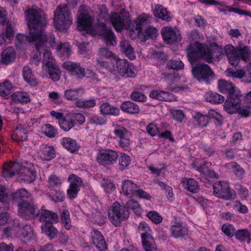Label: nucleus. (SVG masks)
<instances>
[{
	"label": "nucleus",
	"instance_id": "f257e3e1",
	"mask_svg": "<svg viewBox=\"0 0 251 251\" xmlns=\"http://www.w3.org/2000/svg\"><path fill=\"white\" fill-rule=\"evenodd\" d=\"M25 15L29 33L25 36L26 40L28 42H35V47L39 50L44 43L50 38V45L54 46L55 44L54 35L50 34L44 35L43 27L46 25V18L44 14L35 9H29L26 11Z\"/></svg>",
	"mask_w": 251,
	"mask_h": 251
},
{
	"label": "nucleus",
	"instance_id": "f03ea898",
	"mask_svg": "<svg viewBox=\"0 0 251 251\" xmlns=\"http://www.w3.org/2000/svg\"><path fill=\"white\" fill-rule=\"evenodd\" d=\"M235 88V85L231 82L223 79L218 81L219 91L228 95L224 103V108L229 114L235 113L241 102L242 94L239 91H236Z\"/></svg>",
	"mask_w": 251,
	"mask_h": 251
},
{
	"label": "nucleus",
	"instance_id": "7ed1b4c3",
	"mask_svg": "<svg viewBox=\"0 0 251 251\" xmlns=\"http://www.w3.org/2000/svg\"><path fill=\"white\" fill-rule=\"evenodd\" d=\"M225 52L229 63L234 67L237 66L241 60L247 62L250 60L251 51L247 46L237 48L228 44L225 47Z\"/></svg>",
	"mask_w": 251,
	"mask_h": 251
},
{
	"label": "nucleus",
	"instance_id": "20e7f679",
	"mask_svg": "<svg viewBox=\"0 0 251 251\" xmlns=\"http://www.w3.org/2000/svg\"><path fill=\"white\" fill-rule=\"evenodd\" d=\"M40 221L42 222V232L46 235L50 240L53 239L58 234V230L53 226L58 221L57 214L50 210L41 211Z\"/></svg>",
	"mask_w": 251,
	"mask_h": 251
},
{
	"label": "nucleus",
	"instance_id": "39448f33",
	"mask_svg": "<svg viewBox=\"0 0 251 251\" xmlns=\"http://www.w3.org/2000/svg\"><path fill=\"white\" fill-rule=\"evenodd\" d=\"M54 16L53 25L56 29L62 31L70 28L73 19L67 6H58L54 12Z\"/></svg>",
	"mask_w": 251,
	"mask_h": 251
},
{
	"label": "nucleus",
	"instance_id": "423d86ee",
	"mask_svg": "<svg viewBox=\"0 0 251 251\" xmlns=\"http://www.w3.org/2000/svg\"><path fill=\"white\" fill-rule=\"evenodd\" d=\"M129 216V212L123 204L114 201L109 207L108 217L110 222L115 226H120L122 223L127 220Z\"/></svg>",
	"mask_w": 251,
	"mask_h": 251
},
{
	"label": "nucleus",
	"instance_id": "0eeeda50",
	"mask_svg": "<svg viewBox=\"0 0 251 251\" xmlns=\"http://www.w3.org/2000/svg\"><path fill=\"white\" fill-rule=\"evenodd\" d=\"M191 65L192 74L198 80L209 83L215 77V75L208 65L205 63H192Z\"/></svg>",
	"mask_w": 251,
	"mask_h": 251
},
{
	"label": "nucleus",
	"instance_id": "6e6552de",
	"mask_svg": "<svg viewBox=\"0 0 251 251\" xmlns=\"http://www.w3.org/2000/svg\"><path fill=\"white\" fill-rule=\"evenodd\" d=\"M194 119L200 127H203L209 123H213L216 126H221L223 124V117L216 111L211 110L207 115L197 113L194 116Z\"/></svg>",
	"mask_w": 251,
	"mask_h": 251
},
{
	"label": "nucleus",
	"instance_id": "1a4fd4ad",
	"mask_svg": "<svg viewBox=\"0 0 251 251\" xmlns=\"http://www.w3.org/2000/svg\"><path fill=\"white\" fill-rule=\"evenodd\" d=\"M138 229L141 232L142 245L145 251H155L156 247L151 235L152 231L148 224L145 222H140Z\"/></svg>",
	"mask_w": 251,
	"mask_h": 251
},
{
	"label": "nucleus",
	"instance_id": "9d476101",
	"mask_svg": "<svg viewBox=\"0 0 251 251\" xmlns=\"http://www.w3.org/2000/svg\"><path fill=\"white\" fill-rule=\"evenodd\" d=\"M18 205L19 213L21 216L26 219L35 218L38 216H39L40 218L41 214V211L42 210H47L44 209V207L43 206L40 210H38L37 206L33 204L32 200L28 201H26L25 202H19Z\"/></svg>",
	"mask_w": 251,
	"mask_h": 251
},
{
	"label": "nucleus",
	"instance_id": "9b49d317",
	"mask_svg": "<svg viewBox=\"0 0 251 251\" xmlns=\"http://www.w3.org/2000/svg\"><path fill=\"white\" fill-rule=\"evenodd\" d=\"M213 194L215 196L224 200H229L235 196L234 190L231 189L226 181H217L213 185Z\"/></svg>",
	"mask_w": 251,
	"mask_h": 251
},
{
	"label": "nucleus",
	"instance_id": "f8f14e48",
	"mask_svg": "<svg viewBox=\"0 0 251 251\" xmlns=\"http://www.w3.org/2000/svg\"><path fill=\"white\" fill-rule=\"evenodd\" d=\"M68 181L70 184L67 190V197L69 200H74L77 197L83 181L80 177L72 174L69 176Z\"/></svg>",
	"mask_w": 251,
	"mask_h": 251
},
{
	"label": "nucleus",
	"instance_id": "ddd939ff",
	"mask_svg": "<svg viewBox=\"0 0 251 251\" xmlns=\"http://www.w3.org/2000/svg\"><path fill=\"white\" fill-rule=\"evenodd\" d=\"M206 48L200 42L196 41L187 48V56L191 64L197 62L200 56L203 55Z\"/></svg>",
	"mask_w": 251,
	"mask_h": 251
},
{
	"label": "nucleus",
	"instance_id": "4468645a",
	"mask_svg": "<svg viewBox=\"0 0 251 251\" xmlns=\"http://www.w3.org/2000/svg\"><path fill=\"white\" fill-rule=\"evenodd\" d=\"M111 25L117 32H121L125 27H128L130 24L129 17L115 12L110 16Z\"/></svg>",
	"mask_w": 251,
	"mask_h": 251
},
{
	"label": "nucleus",
	"instance_id": "2eb2a0df",
	"mask_svg": "<svg viewBox=\"0 0 251 251\" xmlns=\"http://www.w3.org/2000/svg\"><path fill=\"white\" fill-rule=\"evenodd\" d=\"M119 157L118 152L112 150L100 151L98 153L96 160L100 165H111L115 162Z\"/></svg>",
	"mask_w": 251,
	"mask_h": 251
},
{
	"label": "nucleus",
	"instance_id": "dca6fc26",
	"mask_svg": "<svg viewBox=\"0 0 251 251\" xmlns=\"http://www.w3.org/2000/svg\"><path fill=\"white\" fill-rule=\"evenodd\" d=\"M161 33L163 40L166 44L173 45L181 41V34L172 27H163L161 29Z\"/></svg>",
	"mask_w": 251,
	"mask_h": 251
},
{
	"label": "nucleus",
	"instance_id": "f3484780",
	"mask_svg": "<svg viewBox=\"0 0 251 251\" xmlns=\"http://www.w3.org/2000/svg\"><path fill=\"white\" fill-rule=\"evenodd\" d=\"M22 169L21 163L16 161L4 163L1 171L2 176L7 179L19 174Z\"/></svg>",
	"mask_w": 251,
	"mask_h": 251
},
{
	"label": "nucleus",
	"instance_id": "a211bd4d",
	"mask_svg": "<svg viewBox=\"0 0 251 251\" xmlns=\"http://www.w3.org/2000/svg\"><path fill=\"white\" fill-rule=\"evenodd\" d=\"M117 70L120 74L126 77H134L136 76L132 69V63L127 60L120 59L117 61Z\"/></svg>",
	"mask_w": 251,
	"mask_h": 251
},
{
	"label": "nucleus",
	"instance_id": "6ab92c4d",
	"mask_svg": "<svg viewBox=\"0 0 251 251\" xmlns=\"http://www.w3.org/2000/svg\"><path fill=\"white\" fill-rule=\"evenodd\" d=\"M71 75L84 77L85 76V69L79 63L72 61H65L63 65Z\"/></svg>",
	"mask_w": 251,
	"mask_h": 251
},
{
	"label": "nucleus",
	"instance_id": "aec40b11",
	"mask_svg": "<svg viewBox=\"0 0 251 251\" xmlns=\"http://www.w3.org/2000/svg\"><path fill=\"white\" fill-rule=\"evenodd\" d=\"M91 235L92 242L99 251H105L107 249V245L100 231L94 229Z\"/></svg>",
	"mask_w": 251,
	"mask_h": 251
},
{
	"label": "nucleus",
	"instance_id": "412c9836",
	"mask_svg": "<svg viewBox=\"0 0 251 251\" xmlns=\"http://www.w3.org/2000/svg\"><path fill=\"white\" fill-rule=\"evenodd\" d=\"M149 97L154 100L165 101H171L175 99V96L172 93L163 90L156 89L150 91Z\"/></svg>",
	"mask_w": 251,
	"mask_h": 251
},
{
	"label": "nucleus",
	"instance_id": "4be33fe9",
	"mask_svg": "<svg viewBox=\"0 0 251 251\" xmlns=\"http://www.w3.org/2000/svg\"><path fill=\"white\" fill-rule=\"evenodd\" d=\"M181 183L184 188L192 193H197L200 190L198 182L194 178L184 177L181 178Z\"/></svg>",
	"mask_w": 251,
	"mask_h": 251
},
{
	"label": "nucleus",
	"instance_id": "5701e85b",
	"mask_svg": "<svg viewBox=\"0 0 251 251\" xmlns=\"http://www.w3.org/2000/svg\"><path fill=\"white\" fill-rule=\"evenodd\" d=\"M172 235L175 238L184 237L187 234L188 230L182 226V222L176 219L171 227Z\"/></svg>",
	"mask_w": 251,
	"mask_h": 251
},
{
	"label": "nucleus",
	"instance_id": "b1692460",
	"mask_svg": "<svg viewBox=\"0 0 251 251\" xmlns=\"http://www.w3.org/2000/svg\"><path fill=\"white\" fill-rule=\"evenodd\" d=\"M63 147L71 153H75L78 151L79 149V145L75 140L68 137L62 138L60 141Z\"/></svg>",
	"mask_w": 251,
	"mask_h": 251
},
{
	"label": "nucleus",
	"instance_id": "393cba45",
	"mask_svg": "<svg viewBox=\"0 0 251 251\" xmlns=\"http://www.w3.org/2000/svg\"><path fill=\"white\" fill-rule=\"evenodd\" d=\"M56 155L55 149L51 146L45 145L43 146L40 149V156L42 160L50 161L55 158Z\"/></svg>",
	"mask_w": 251,
	"mask_h": 251
},
{
	"label": "nucleus",
	"instance_id": "a878e982",
	"mask_svg": "<svg viewBox=\"0 0 251 251\" xmlns=\"http://www.w3.org/2000/svg\"><path fill=\"white\" fill-rule=\"evenodd\" d=\"M21 180L27 183L33 182L36 176V171L35 167L31 165L29 167L22 168Z\"/></svg>",
	"mask_w": 251,
	"mask_h": 251
},
{
	"label": "nucleus",
	"instance_id": "bb28decb",
	"mask_svg": "<svg viewBox=\"0 0 251 251\" xmlns=\"http://www.w3.org/2000/svg\"><path fill=\"white\" fill-rule=\"evenodd\" d=\"M99 34L104 40L107 46H114L116 37L111 28L99 30Z\"/></svg>",
	"mask_w": 251,
	"mask_h": 251
},
{
	"label": "nucleus",
	"instance_id": "cd10ccee",
	"mask_svg": "<svg viewBox=\"0 0 251 251\" xmlns=\"http://www.w3.org/2000/svg\"><path fill=\"white\" fill-rule=\"evenodd\" d=\"M92 22L93 19L88 13L85 11L79 13L77 19V25L79 27L86 30L92 27Z\"/></svg>",
	"mask_w": 251,
	"mask_h": 251
},
{
	"label": "nucleus",
	"instance_id": "c85d7f7f",
	"mask_svg": "<svg viewBox=\"0 0 251 251\" xmlns=\"http://www.w3.org/2000/svg\"><path fill=\"white\" fill-rule=\"evenodd\" d=\"M100 112L102 116H117L120 114V110L117 106L112 105L107 102H103L100 105Z\"/></svg>",
	"mask_w": 251,
	"mask_h": 251
},
{
	"label": "nucleus",
	"instance_id": "c756f323",
	"mask_svg": "<svg viewBox=\"0 0 251 251\" xmlns=\"http://www.w3.org/2000/svg\"><path fill=\"white\" fill-rule=\"evenodd\" d=\"M27 131L25 128L18 126L11 133L12 139L15 142H24L27 139Z\"/></svg>",
	"mask_w": 251,
	"mask_h": 251
},
{
	"label": "nucleus",
	"instance_id": "7c9ffc66",
	"mask_svg": "<svg viewBox=\"0 0 251 251\" xmlns=\"http://www.w3.org/2000/svg\"><path fill=\"white\" fill-rule=\"evenodd\" d=\"M152 11L154 16L156 18L167 22H169L171 20L172 18L170 16V14L167 11V9L164 7L162 5H155Z\"/></svg>",
	"mask_w": 251,
	"mask_h": 251
},
{
	"label": "nucleus",
	"instance_id": "2f4dec72",
	"mask_svg": "<svg viewBox=\"0 0 251 251\" xmlns=\"http://www.w3.org/2000/svg\"><path fill=\"white\" fill-rule=\"evenodd\" d=\"M47 41L48 40L44 43L42 47H40L39 50H37L35 48L37 52H38L40 55H41L42 52L43 53V64L45 65L46 67L55 63L50 51L46 48L45 44L47 43Z\"/></svg>",
	"mask_w": 251,
	"mask_h": 251
},
{
	"label": "nucleus",
	"instance_id": "473e14b6",
	"mask_svg": "<svg viewBox=\"0 0 251 251\" xmlns=\"http://www.w3.org/2000/svg\"><path fill=\"white\" fill-rule=\"evenodd\" d=\"M16 52L12 47H8L2 51L1 55V63L8 65L15 61Z\"/></svg>",
	"mask_w": 251,
	"mask_h": 251
},
{
	"label": "nucleus",
	"instance_id": "72a5a7b5",
	"mask_svg": "<svg viewBox=\"0 0 251 251\" xmlns=\"http://www.w3.org/2000/svg\"><path fill=\"white\" fill-rule=\"evenodd\" d=\"M226 167L232 171L236 178L241 180L243 178L245 174L244 169L235 162H231L226 164Z\"/></svg>",
	"mask_w": 251,
	"mask_h": 251
},
{
	"label": "nucleus",
	"instance_id": "f704fd0d",
	"mask_svg": "<svg viewBox=\"0 0 251 251\" xmlns=\"http://www.w3.org/2000/svg\"><path fill=\"white\" fill-rule=\"evenodd\" d=\"M137 185L130 180H125L122 183V190L123 193L130 197L134 196Z\"/></svg>",
	"mask_w": 251,
	"mask_h": 251
},
{
	"label": "nucleus",
	"instance_id": "c9c22d12",
	"mask_svg": "<svg viewBox=\"0 0 251 251\" xmlns=\"http://www.w3.org/2000/svg\"><path fill=\"white\" fill-rule=\"evenodd\" d=\"M12 198L14 200L19 202H25L26 201H31L32 199L31 195L25 189H21L18 190L13 194Z\"/></svg>",
	"mask_w": 251,
	"mask_h": 251
},
{
	"label": "nucleus",
	"instance_id": "e433bc0d",
	"mask_svg": "<svg viewBox=\"0 0 251 251\" xmlns=\"http://www.w3.org/2000/svg\"><path fill=\"white\" fill-rule=\"evenodd\" d=\"M120 49L126 56L132 60L135 58L134 50L129 42L126 40H122L120 42Z\"/></svg>",
	"mask_w": 251,
	"mask_h": 251
},
{
	"label": "nucleus",
	"instance_id": "4c0bfd02",
	"mask_svg": "<svg viewBox=\"0 0 251 251\" xmlns=\"http://www.w3.org/2000/svg\"><path fill=\"white\" fill-rule=\"evenodd\" d=\"M15 34V28L14 25L10 21L6 23L4 29L0 34L2 39L5 41L6 40H12Z\"/></svg>",
	"mask_w": 251,
	"mask_h": 251
},
{
	"label": "nucleus",
	"instance_id": "58836bf2",
	"mask_svg": "<svg viewBox=\"0 0 251 251\" xmlns=\"http://www.w3.org/2000/svg\"><path fill=\"white\" fill-rule=\"evenodd\" d=\"M120 108L123 112L131 114H137L140 111L139 106L131 101L123 102L120 105Z\"/></svg>",
	"mask_w": 251,
	"mask_h": 251
},
{
	"label": "nucleus",
	"instance_id": "ea45409f",
	"mask_svg": "<svg viewBox=\"0 0 251 251\" xmlns=\"http://www.w3.org/2000/svg\"><path fill=\"white\" fill-rule=\"evenodd\" d=\"M151 17L149 14L143 13L139 15L134 21L135 28L140 33L142 31L143 26L150 22Z\"/></svg>",
	"mask_w": 251,
	"mask_h": 251
},
{
	"label": "nucleus",
	"instance_id": "a19ab883",
	"mask_svg": "<svg viewBox=\"0 0 251 251\" xmlns=\"http://www.w3.org/2000/svg\"><path fill=\"white\" fill-rule=\"evenodd\" d=\"M24 79L31 85L35 86L37 82L31 69L28 66H25L22 70Z\"/></svg>",
	"mask_w": 251,
	"mask_h": 251
},
{
	"label": "nucleus",
	"instance_id": "79ce46f5",
	"mask_svg": "<svg viewBox=\"0 0 251 251\" xmlns=\"http://www.w3.org/2000/svg\"><path fill=\"white\" fill-rule=\"evenodd\" d=\"M204 97L206 101L209 102L212 104L221 103L225 100L224 97L216 92L212 91L207 92Z\"/></svg>",
	"mask_w": 251,
	"mask_h": 251
},
{
	"label": "nucleus",
	"instance_id": "37998d69",
	"mask_svg": "<svg viewBox=\"0 0 251 251\" xmlns=\"http://www.w3.org/2000/svg\"><path fill=\"white\" fill-rule=\"evenodd\" d=\"M219 53V47L217 44H215L214 46L206 49L203 56L207 63H211L213 62V58L218 55Z\"/></svg>",
	"mask_w": 251,
	"mask_h": 251
},
{
	"label": "nucleus",
	"instance_id": "c03bdc74",
	"mask_svg": "<svg viewBox=\"0 0 251 251\" xmlns=\"http://www.w3.org/2000/svg\"><path fill=\"white\" fill-rule=\"evenodd\" d=\"M50 78L53 81H57L59 80L61 71L56 64L55 63L46 67Z\"/></svg>",
	"mask_w": 251,
	"mask_h": 251
},
{
	"label": "nucleus",
	"instance_id": "a18cd8bd",
	"mask_svg": "<svg viewBox=\"0 0 251 251\" xmlns=\"http://www.w3.org/2000/svg\"><path fill=\"white\" fill-rule=\"evenodd\" d=\"M126 208L129 212V210L133 211L134 213L138 216H141L142 209L138 202L134 200H128L126 204L124 205Z\"/></svg>",
	"mask_w": 251,
	"mask_h": 251
},
{
	"label": "nucleus",
	"instance_id": "49530a36",
	"mask_svg": "<svg viewBox=\"0 0 251 251\" xmlns=\"http://www.w3.org/2000/svg\"><path fill=\"white\" fill-rule=\"evenodd\" d=\"M83 91L82 88L67 89L65 90L64 95L67 100H77L82 96Z\"/></svg>",
	"mask_w": 251,
	"mask_h": 251
},
{
	"label": "nucleus",
	"instance_id": "de8ad7c7",
	"mask_svg": "<svg viewBox=\"0 0 251 251\" xmlns=\"http://www.w3.org/2000/svg\"><path fill=\"white\" fill-rule=\"evenodd\" d=\"M12 97L15 100L22 104H26L31 100L28 93L23 91L15 92Z\"/></svg>",
	"mask_w": 251,
	"mask_h": 251
},
{
	"label": "nucleus",
	"instance_id": "09e8293b",
	"mask_svg": "<svg viewBox=\"0 0 251 251\" xmlns=\"http://www.w3.org/2000/svg\"><path fill=\"white\" fill-rule=\"evenodd\" d=\"M236 238L241 241H247L248 243L251 242V231L247 229L238 230L235 233Z\"/></svg>",
	"mask_w": 251,
	"mask_h": 251
},
{
	"label": "nucleus",
	"instance_id": "8fccbe9b",
	"mask_svg": "<svg viewBox=\"0 0 251 251\" xmlns=\"http://www.w3.org/2000/svg\"><path fill=\"white\" fill-rule=\"evenodd\" d=\"M211 166V163L207 161H203L200 164L196 162L192 164L193 168L204 175L208 173V171L210 169Z\"/></svg>",
	"mask_w": 251,
	"mask_h": 251
},
{
	"label": "nucleus",
	"instance_id": "3c124183",
	"mask_svg": "<svg viewBox=\"0 0 251 251\" xmlns=\"http://www.w3.org/2000/svg\"><path fill=\"white\" fill-rule=\"evenodd\" d=\"M107 122L106 118L96 114H92L89 117L88 124L94 126H102Z\"/></svg>",
	"mask_w": 251,
	"mask_h": 251
},
{
	"label": "nucleus",
	"instance_id": "603ef678",
	"mask_svg": "<svg viewBox=\"0 0 251 251\" xmlns=\"http://www.w3.org/2000/svg\"><path fill=\"white\" fill-rule=\"evenodd\" d=\"M75 104L79 108H90L94 107L96 105V100L95 99L82 100L79 99L76 100Z\"/></svg>",
	"mask_w": 251,
	"mask_h": 251
},
{
	"label": "nucleus",
	"instance_id": "864d4df0",
	"mask_svg": "<svg viewBox=\"0 0 251 251\" xmlns=\"http://www.w3.org/2000/svg\"><path fill=\"white\" fill-rule=\"evenodd\" d=\"M166 66L169 69L179 71L183 70L184 64L180 59L169 60Z\"/></svg>",
	"mask_w": 251,
	"mask_h": 251
},
{
	"label": "nucleus",
	"instance_id": "5fc2aeb1",
	"mask_svg": "<svg viewBox=\"0 0 251 251\" xmlns=\"http://www.w3.org/2000/svg\"><path fill=\"white\" fill-rule=\"evenodd\" d=\"M102 187L107 194H112L116 189V186L113 181L104 178L101 182Z\"/></svg>",
	"mask_w": 251,
	"mask_h": 251
},
{
	"label": "nucleus",
	"instance_id": "6e6d98bb",
	"mask_svg": "<svg viewBox=\"0 0 251 251\" xmlns=\"http://www.w3.org/2000/svg\"><path fill=\"white\" fill-rule=\"evenodd\" d=\"M43 129L44 134L50 138H54L58 134L57 128L50 124L44 125Z\"/></svg>",
	"mask_w": 251,
	"mask_h": 251
},
{
	"label": "nucleus",
	"instance_id": "4d7b16f0",
	"mask_svg": "<svg viewBox=\"0 0 251 251\" xmlns=\"http://www.w3.org/2000/svg\"><path fill=\"white\" fill-rule=\"evenodd\" d=\"M58 124L61 129L65 131H68L75 126L71 118L67 119L64 117L59 122Z\"/></svg>",
	"mask_w": 251,
	"mask_h": 251
},
{
	"label": "nucleus",
	"instance_id": "13d9d810",
	"mask_svg": "<svg viewBox=\"0 0 251 251\" xmlns=\"http://www.w3.org/2000/svg\"><path fill=\"white\" fill-rule=\"evenodd\" d=\"M63 182V180L55 174L51 175L48 180V183L50 188L59 187Z\"/></svg>",
	"mask_w": 251,
	"mask_h": 251
},
{
	"label": "nucleus",
	"instance_id": "bf43d9fd",
	"mask_svg": "<svg viewBox=\"0 0 251 251\" xmlns=\"http://www.w3.org/2000/svg\"><path fill=\"white\" fill-rule=\"evenodd\" d=\"M131 162L130 157L126 153H122L119 159V168L121 170H125Z\"/></svg>",
	"mask_w": 251,
	"mask_h": 251
},
{
	"label": "nucleus",
	"instance_id": "052dcab7",
	"mask_svg": "<svg viewBox=\"0 0 251 251\" xmlns=\"http://www.w3.org/2000/svg\"><path fill=\"white\" fill-rule=\"evenodd\" d=\"M157 34L156 28L150 25H148L144 30V39L147 40L149 39L155 38Z\"/></svg>",
	"mask_w": 251,
	"mask_h": 251
},
{
	"label": "nucleus",
	"instance_id": "680f3d73",
	"mask_svg": "<svg viewBox=\"0 0 251 251\" xmlns=\"http://www.w3.org/2000/svg\"><path fill=\"white\" fill-rule=\"evenodd\" d=\"M149 219L154 224L157 225L160 224L163 220L161 215L155 211H150L147 214Z\"/></svg>",
	"mask_w": 251,
	"mask_h": 251
},
{
	"label": "nucleus",
	"instance_id": "e2e57ef3",
	"mask_svg": "<svg viewBox=\"0 0 251 251\" xmlns=\"http://www.w3.org/2000/svg\"><path fill=\"white\" fill-rule=\"evenodd\" d=\"M51 199L55 202H62L65 199V195L64 193L59 189L55 190L53 194L50 195Z\"/></svg>",
	"mask_w": 251,
	"mask_h": 251
},
{
	"label": "nucleus",
	"instance_id": "0e129e2a",
	"mask_svg": "<svg viewBox=\"0 0 251 251\" xmlns=\"http://www.w3.org/2000/svg\"><path fill=\"white\" fill-rule=\"evenodd\" d=\"M146 130L147 133L152 137L158 135L160 132L159 129L158 127L157 124H155L154 123H150L146 126Z\"/></svg>",
	"mask_w": 251,
	"mask_h": 251
},
{
	"label": "nucleus",
	"instance_id": "69168bd1",
	"mask_svg": "<svg viewBox=\"0 0 251 251\" xmlns=\"http://www.w3.org/2000/svg\"><path fill=\"white\" fill-rule=\"evenodd\" d=\"M130 99L134 101L139 102H145L147 97L141 92L134 91L130 95Z\"/></svg>",
	"mask_w": 251,
	"mask_h": 251
},
{
	"label": "nucleus",
	"instance_id": "338daca9",
	"mask_svg": "<svg viewBox=\"0 0 251 251\" xmlns=\"http://www.w3.org/2000/svg\"><path fill=\"white\" fill-rule=\"evenodd\" d=\"M222 231L228 237H232L235 232V228L231 224H224L222 227Z\"/></svg>",
	"mask_w": 251,
	"mask_h": 251
},
{
	"label": "nucleus",
	"instance_id": "774afa93",
	"mask_svg": "<svg viewBox=\"0 0 251 251\" xmlns=\"http://www.w3.org/2000/svg\"><path fill=\"white\" fill-rule=\"evenodd\" d=\"M221 152L224 158L227 160L233 159L236 153L235 150L231 148H226Z\"/></svg>",
	"mask_w": 251,
	"mask_h": 251
}]
</instances>
